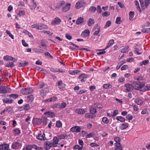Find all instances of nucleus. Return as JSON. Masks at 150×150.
Returning a JSON list of instances; mask_svg holds the SVG:
<instances>
[{"label":"nucleus","mask_w":150,"mask_h":150,"mask_svg":"<svg viewBox=\"0 0 150 150\" xmlns=\"http://www.w3.org/2000/svg\"><path fill=\"white\" fill-rule=\"evenodd\" d=\"M6 33L12 39H14L13 35L11 34L10 31L6 30Z\"/></svg>","instance_id":"obj_50"},{"label":"nucleus","mask_w":150,"mask_h":150,"mask_svg":"<svg viewBox=\"0 0 150 150\" xmlns=\"http://www.w3.org/2000/svg\"><path fill=\"white\" fill-rule=\"evenodd\" d=\"M134 79L137 81H143L144 80V77L141 75L137 77H136Z\"/></svg>","instance_id":"obj_38"},{"label":"nucleus","mask_w":150,"mask_h":150,"mask_svg":"<svg viewBox=\"0 0 150 150\" xmlns=\"http://www.w3.org/2000/svg\"><path fill=\"white\" fill-rule=\"evenodd\" d=\"M86 3L82 1H79L77 2L75 5V7L76 9H79L86 5Z\"/></svg>","instance_id":"obj_5"},{"label":"nucleus","mask_w":150,"mask_h":150,"mask_svg":"<svg viewBox=\"0 0 150 150\" xmlns=\"http://www.w3.org/2000/svg\"><path fill=\"white\" fill-rule=\"evenodd\" d=\"M90 146L92 147H93L95 146H99L97 144L94 143H91L90 144Z\"/></svg>","instance_id":"obj_64"},{"label":"nucleus","mask_w":150,"mask_h":150,"mask_svg":"<svg viewBox=\"0 0 150 150\" xmlns=\"http://www.w3.org/2000/svg\"><path fill=\"white\" fill-rule=\"evenodd\" d=\"M114 41L113 40H110L108 43L106 47L105 48L104 50H105L112 46L114 43Z\"/></svg>","instance_id":"obj_20"},{"label":"nucleus","mask_w":150,"mask_h":150,"mask_svg":"<svg viewBox=\"0 0 150 150\" xmlns=\"http://www.w3.org/2000/svg\"><path fill=\"white\" fill-rule=\"evenodd\" d=\"M145 6L146 8H147L150 4V0H144Z\"/></svg>","instance_id":"obj_43"},{"label":"nucleus","mask_w":150,"mask_h":150,"mask_svg":"<svg viewBox=\"0 0 150 150\" xmlns=\"http://www.w3.org/2000/svg\"><path fill=\"white\" fill-rule=\"evenodd\" d=\"M32 148L35 149L37 150H43V148L41 147L38 146L36 145L33 144V145H31V149Z\"/></svg>","instance_id":"obj_24"},{"label":"nucleus","mask_w":150,"mask_h":150,"mask_svg":"<svg viewBox=\"0 0 150 150\" xmlns=\"http://www.w3.org/2000/svg\"><path fill=\"white\" fill-rule=\"evenodd\" d=\"M135 102L137 105H142L143 103V100L139 98H136L135 100Z\"/></svg>","instance_id":"obj_18"},{"label":"nucleus","mask_w":150,"mask_h":150,"mask_svg":"<svg viewBox=\"0 0 150 150\" xmlns=\"http://www.w3.org/2000/svg\"><path fill=\"white\" fill-rule=\"evenodd\" d=\"M52 146H54L53 144L49 141L45 142L44 144V148L47 150L50 149V148Z\"/></svg>","instance_id":"obj_4"},{"label":"nucleus","mask_w":150,"mask_h":150,"mask_svg":"<svg viewBox=\"0 0 150 150\" xmlns=\"http://www.w3.org/2000/svg\"><path fill=\"white\" fill-rule=\"evenodd\" d=\"M129 125L128 123H122L120 125V129L122 130L125 129L128 127Z\"/></svg>","instance_id":"obj_16"},{"label":"nucleus","mask_w":150,"mask_h":150,"mask_svg":"<svg viewBox=\"0 0 150 150\" xmlns=\"http://www.w3.org/2000/svg\"><path fill=\"white\" fill-rule=\"evenodd\" d=\"M87 78V75L84 74H81L78 77V78L80 79V81L81 82H83L85 81V80H84V79H86Z\"/></svg>","instance_id":"obj_11"},{"label":"nucleus","mask_w":150,"mask_h":150,"mask_svg":"<svg viewBox=\"0 0 150 150\" xmlns=\"http://www.w3.org/2000/svg\"><path fill=\"white\" fill-rule=\"evenodd\" d=\"M81 130L80 127L78 126H75L72 127L70 129V131L72 132L79 133Z\"/></svg>","instance_id":"obj_6"},{"label":"nucleus","mask_w":150,"mask_h":150,"mask_svg":"<svg viewBox=\"0 0 150 150\" xmlns=\"http://www.w3.org/2000/svg\"><path fill=\"white\" fill-rule=\"evenodd\" d=\"M53 139L54 142L52 143L53 144L54 146L56 147L57 146V144L59 141V139L57 138V137H54Z\"/></svg>","instance_id":"obj_26"},{"label":"nucleus","mask_w":150,"mask_h":150,"mask_svg":"<svg viewBox=\"0 0 150 150\" xmlns=\"http://www.w3.org/2000/svg\"><path fill=\"white\" fill-rule=\"evenodd\" d=\"M89 10L91 12L94 13L96 10V8L95 7L92 6L89 8Z\"/></svg>","instance_id":"obj_58"},{"label":"nucleus","mask_w":150,"mask_h":150,"mask_svg":"<svg viewBox=\"0 0 150 150\" xmlns=\"http://www.w3.org/2000/svg\"><path fill=\"white\" fill-rule=\"evenodd\" d=\"M75 111L76 112L80 114H83L85 113V111L82 109H78L76 110Z\"/></svg>","instance_id":"obj_27"},{"label":"nucleus","mask_w":150,"mask_h":150,"mask_svg":"<svg viewBox=\"0 0 150 150\" xmlns=\"http://www.w3.org/2000/svg\"><path fill=\"white\" fill-rule=\"evenodd\" d=\"M133 85V84L132 82L131 84L126 83L125 84V86L126 88V90L127 92L132 91L134 89Z\"/></svg>","instance_id":"obj_3"},{"label":"nucleus","mask_w":150,"mask_h":150,"mask_svg":"<svg viewBox=\"0 0 150 150\" xmlns=\"http://www.w3.org/2000/svg\"><path fill=\"white\" fill-rule=\"evenodd\" d=\"M110 14V12H108V11H106L103 12L102 13V15L103 16L105 17L109 16Z\"/></svg>","instance_id":"obj_48"},{"label":"nucleus","mask_w":150,"mask_h":150,"mask_svg":"<svg viewBox=\"0 0 150 150\" xmlns=\"http://www.w3.org/2000/svg\"><path fill=\"white\" fill-rule=\"evenodd\" d=\"M144 88L142 89V91L144 92H145L146 91H149L150 90V86L146 85L145 86H144Z\"/></svg>","instance_id":"obj_37"},{"label":"nucleus","mask_w":150,"mask_h":150,"mask_svg":"<svg viewBox=\"0 0 150 150\" xmlns=\"http://www.w3.org/2000/svg\"><path fill=\"white\" fill-rule=\"evenodd\" d=\"M134 3L138 10L139 12H141L142 10L140 8L138 1H135Z\"/></svg>","instance_id":"obj_29"},{"label":"nucleus","mask_w":150,"mask_h":150,"mask_svg":"<svg viewBox=\"0 0 150 150\" xmlns=\"http://www.w3.org/2000/svg\"><path fill=\"white\" fill-rule=\"evenodd\" d=\"M134 89L141 91L145 86V83L143 82L134 81L132 82Z\"/></svg>","instance_id":"obj_1"},{"label":"nucleus","mask_w":150,"mask_h":150,"mask_svg":"<svg viewBox=\"0 0 150 150\" xmlns=\"http://www.w3.org/2000/svg\"><path fill=\"white\" fill-rule=\"evenodd\" d=\"M18 95L17 94H13L9 95V97L13 99H16L18 97Z\"/></svg>","instance_id":"obj_44"},{"label":"nucleus","mask_w":150,"mask_h":150,"mask_svg":"<svg viewBox=\"0 0 150 150\" xmlns=\"http://www.w3.org/2000/svg\"><path fill=\"white\" fill-rule=\"evenodd\" d=\"M36 137L37 139L41 140H45L46 139L45 133H42L41 132L38 134V136H37Z\"/></svg>","instance_id":"obj_9"},{"label":"nucleus","mask_w":150,"mask_h":150,"mask_svg":"<svg viewBox=\"0 0 150 150\" xmlns=\"http://www.w3.org/2000/svg\"><path fill=\"white\" fill-rule=\"evenodd\" d=\"M65 2L63 1H62L59 4L58 7L59 8L61 6H62V11L65 12Z\"/></svg>","instance_id":"obj_12"},{"label":"nucleus","mask_w":150,"mask_h":150,"mask_svg":"<svg viewBox=\"0 0 150 150\" xmlns=\"http://www.w3.org/2000/svg\"><path fill=\"white\" fill-rule=\"evenodd\" d=\"M129 47L128 46H126L125 47L121 49L120 50V52L122 53H126L128 52V49Z\"/></svg>","instance_id":"obj_28"},{"label":"nucleus","mask_w":150,"mask_h":150,"mask_svg":"<svg viewBox=\"0 0 150 150\" xmlns=\"http://www.w3.org/2000/svg\"><path fill=\"white\" fill-rule=\"evenodd\" d=\"M112 87V86L110 84H105L103 85V89L106 90L108 89L111 88Z\"/></svg>","instance_id":"obj_23"},{"label":"nucleus","mask_w":150,"mask_h":150,"mask_svg":"<svg viewBox=\"0 0 150 150\" xmlns=\"http://www.w3.org/2000/svg\"><path fill=\"white\" fill-rule=\"evenodd\" d=\"M116 119L121 122H123L126 120L125 118L122 116H117L116 117Z\"/></svg>","instance_id":"obj_34"},{"label":"nucleus","mask_w":150,"mask_h":150,"mask_svg":"<svg viewBox=\"0 0 150 150\" xmlns=\"http://www.w3.org/2000/svg\"><path fill=\"white\" fill-rule=\"evenodd\" d=\"M25 14V12H24V11L21 10L19 11V13L18 14V15L20 16L24 15Z\"/></svg>","instance_id":"obj_63"},{"label":"nucleus","mask_w":150,"mask_h":150,"mask_svg":"<svg viewBox=\"0 0 150 150\" xmlns=\"http://www.w3.org/2000/svg\"><path fill=\"white\" fill-rule=\"evenodd\" d=\"M40 92V95L42 97H44L46 94V91H45V88L41 90Z\"/></svg>","instance_id":"obj_35"},{"label":"nucleus","mask_w":150,"mask_h":150,"mask_svg":"<svg viewBox=\"0 0 150 150\" xmlns=\"http://www.w3.org/2000/svg\"><path fill=\"white\" fill-rule=\"evenodd\" d=\"M97 11L98 13H101L102 10L100 6L98 5L97 8Z\"/></svg>","instance_id":"obj_59"},{"label":"nucleus","mask_w":150,"mask_h":150,"mask_svg":"<svg viewBox=\"0 0 150 150\" xmlns=\"http://www.w3.org/2000/svg\"><path fill=\"white\" fill-rule=\"evenodd\" d=\"M90 112L92 115H94V114L96 113L97 112V111L96 109L91 108L89 109Z\"/></svg>","instance_id":"obj_39"},{"label":"nucleus","mask_w":150,"mask_h":150,"mask_svg":"<svg viewBox=\"0 0 150 150\" xmlns=\"http://www.w3.org/2000/svg\"><path fill=\"white\" fill-rule=\"evenodd\" d=\"M126 118H127L130 121L133 118V117L132 115L128 114L126 117Z\"/></svg>","instance_id":"obj_62"},{"label":"nucleus","mask_w":150,"mask_h":150,"mask_svg":"<svg viewBox=\"0 0 150 150\" xmlns=\"http://www.w3.org/2000/svg\"><path fill=\"white\" fill-rule=\"evenodd\" d=\"M111 21H107L105 25V28H107L110 27L111 25Z\"/></svg>","instance_id":"obj_47"},{"label":"nucleus","mask_w":150,"mask_h":150,"mask_svg":"<svg viewBox=\"0 0 150 150\" xmlns=\"http://www.w3.org/2000/svg\"><path fill=\"white\" fill-rule=\"evenodd\" d=\"M115 150H123L122 147L121 146V144L120 143L115 144Z\"/></svg>","instance_id":"obj_21"},{"label":"nucleus","mask_w":150,"mask_h":150,"mask_svg":"<svg viewBox=\"0 0 150 150\" xmlns=\"http://www.w3.org/2000/svg\"><path fill=\"white\" fill-rule=\"evenodd\" d=\"M61 22V20L58 18H55L54 21H52L51 24L52 25H56L59 24Z\"/></svg>","instance_id":"obj_15"},{"label":"nucleus","mask_w":150,"mask_h":150,"mask_svg":"<svg viewBox=\"0 0 150 150\" xmlns=\"http://www.w3.org/2000/svg\"><path fill=\"white\" fill-rule=\"evenodd\" d=\"M41 44L42 47H47V45L45 43V39H42L41 40Z\"/></svg>","instance_id":"obj_53"},{"label":"nucleus","mask_w":150,"mask_h":150,"mask_svg":"<svg viewBox=\"0 0 150 150\" xmlns=\"http://www.w3.org/2000/svg\"><path fill=\"white\" fill-rule=\"evenodd\" d=\"M3 101L4 102L6 103H13V100L11 99H8L7 98H4L3 99Z\"/></svg>","instance_id":"obj_30"},{"label":"nucleus","mask_w":150,"mask_h":150,"mask_svg":"<svg viewBox=\"0 0 150 150\" xmlns=\"http://www.w3.org/2000/svg\"><path fill=\"white\" fill-rule=\"evenodd\" d=\"M128 68V66L127 65H125L123 66L121 68V69L122 71L126 70Z\"/></svg>","instance_id":"obj_60"},{"label":"nucleus","mask_w":150,"mask_h":150,"mask_svg":"<svg viewBox=\"0 0 150 150\" xmlns=\"http://www.w3.org/2000/svg\"><path fill=\"white\" fill-rule=\"evenodd\" d=\"M135 53L138 55H140L142 54V52H140V51L137 48H134Z\"/></svg>","instance_id":"obj_51"},{"label":"nucleus","mask_w":150,"mask_h":150,"mask_svg":"<svg viewBox=\"0 0 150 150\" xmlns=\"http://www.w3.org/2000/svg\"><path fill=\"white\" fill-rule=\"evenodd\" d=\"M33 90L30 88H26L21 89V93L25 95H27L32 93Z\"/></svg>","instance_id":"obj_2"},{"label":"nucleus","mask_w":150,"mask_h":150,"mask_svg":"<svg viewBox=\"0 0 150 150\" xmlns=\"http://www.w3.org/2000/svg\"><path fill=\"white\" fill-rule=\"evenodd\" d=\"M120 17H118L116 18L115 23L117 24H120L122 22Z\"/></svg>","instance_id":"obj_42"},{"label":"nucleus","mask_w":150,"mask_h":150,"mask_svg":"<svg viewBox=\"0 0 150 150\" xmlns=\"http://www.w3.org/2000/svg\"><path fill=\"white\" fill-rule=\"evenodd\" d=\"M31 27L33 28H35L37 30H40V28H39V25L37 24L32 25Z\"/></svg>","instance_id":"obj_52"},{"label":"nucleus","mask_w":150,"mask_h":150,"mask_svg":"<svg viewBox=\"0 0 150 150\" xmlns=\"http://www.w3.org/2000/svg\"><path fill=\"white\" fill-rule=\"evenodd\" d=\"M102 121L103 123L105 124H107L109 122V119L105 117H104L103 118Z\"/></svg>","instance_id":"obj_41"},{"label":"nucleus","mask_w":150,"mask_h":150,"mask_svg":"<svg viewBox=\"0 0 150 150\" xmlns=\"http://www.w3.org/2000/svg\"><path fill=\"white\" fill-rule=\"evenodd\" d=\"M134 16V12L130 11L129 13V19L130 20L133 19V18Z\"/></svg>","instance_id":"obj_36"},{"label":"nucleus","mask_w":150,"mask_h":150,"mask_svg":"<svg viewBox=\"0 0 150 150\" xmlns=\"http://www.w3.org/2000/svg\"><path fill=\"white\" fill-rule=\"evenodd\" d=\"M142 31L144 33H150V28H143L142 29Z\"/></svg>","instance_id":"obj_33"},{"label":"nucleus","mask_w":150,"mask_h":150,"mask_svg":"<svg viewBox=\"0 0 150 150\" xmlns=\"http://www.w3.org/2000/svg\"><path fill=\"white\" fill-rule=\"evenodd\" d=\"M95 21L93 19L90 18L88 22V26H92L94 23Z\"/></svg>","instance_id":"obj_22"},{"label":"nucleus","mask_w":150,"mask_h":150,"mask_svg":"<svg viewBox=\"0 0 150 150\" xmlns=\"http://www.w3.org/2000/svg\"><path fill=\"white\" fill-rule=\"evenodd\" d=\"M62 124L61 121H57V122L56 124V126L58 127H62Z\"/></svg>","instance_id":"obj_54"},{"label":"nucleus","mask_w":150,"mask_h":150,"mask_svg":"<svg viewBox=\"0 0 150 150\" xmlns=\"http://www.w3.org/2000/svg\"><path fill=\"white\" fill-rule=\"evenodd\" d=\"M39 28L40 30H42L44 28H46L47 26L43 24H40L39 25Z\"/></svg>","instance_id":"obj_45"},{"label":"nucleus","mask_w":150,"mask_h":150,"mask_svg":"<svg viewBox=\"0 0 150 150\" xmlns=\"http://www.w3.org/2000/svg\"><path fill=\"white\" fill-rule=\"evenodd\" d=\"M28 64V62H24L22 63H20V67H23V66H25L27 64Z\"/></svg>","instance_id":"obj_61"},{"label":"nucleus","mask_w":150,"mask_h":150,"mask_svg":"<svg viewBox=\"0 0 150 150\" xmlns=\"http://www.w3.org/2000/svg\"><path fill=\"white\" fill-rule=\"evenodd\" d=\"M4 60L6 61L13 60V62H15L17 60V59L15 58H14L13 57L8 55L4 56Z\"/></svg>","instance_id":"obj_8"},{"label":"nucleus","mask_w":150,"mask_h":150,"mask_svg":"<svg viewBox=\"0 0 150 150\" xmlns=\"http://www.w3.org/2000/svg\"><path fill=\"white\" fill-rule=\"evenodd\" d=\"M20 144L18 142H13L12 145V148L14 149H17L21 147Z\"/></svg>","instance_id":"obj_10"},{"label":"nucleus","mask_w":150,"mask_h":150,"mask_svg":"<svg viewBox=\"0 0 150 150\" xmlns=\"http://www.w3.org/2000/svg\"><path fill=\"white\" fill-rule=\"evenodd\" d=\"M140 4L141 7L142 9H144V1L143 0H139Z\"/></svg>","instance_id":"obj_56"},{"label":"nucleus","mask_w":150,"mask_h":150,"mask_svg":"<svg viewBox=\"0 0 150 150\" xmlns=\"http://www.w3.org/2000/svg\"><path fill=\"white\" fill-rule=\"evenodd\" d=\"M6 86H0V93H4L7 92V88Z\"/></svg>","instance_id":"obj_17"},{"label":"nucleus","mask_w":150,"mask_h":150,"mask_svg":"<svg viewBox=\"0 0 150 150\" xmlns=\"http://www.w3.org/2000/svg\"><path fill=\"white\" fill-rule=\"evenodd\" d=\"M96 117V115H92L91 113H87L85 114V117L86 118H93Z\"/></svg>","instance_id":"obj_25"},{"label":"nucleus","mask_w":150,"mask_h":150,"mask_svg":"<svg viewBox=\"0 0 150 150\" xmlns=\"http://www.w3.org/2000/svg\"><path fill=\"white\" fill-rule=\"evenodd\" d=\"M31 145H27L25 147H24L23 150H31Z\"/></svg>","instance_id":"obj_49"},{"label":"nucleus","mask_w":150,"mask_h":150,"mask_svg":"<svg viewBox=\"0 0 150 150\" xmlns=\"http://www.w3.org/2000/svg\"><path fill=\"white\" fill-rule=\"evenodd\" d=\"M81 72V71L79 70H75L73 71H69V72L70 74L72 75H75L78 73Z\"/></svg>","instance_id":"obj_31"},{"label":"nucleus","mask_w":150,"mask_h":150,"mask_svg":"<svg viewBox=\"0 0 150 150\" xmlns=\"http://www.w3.org/2000/svg\"><path fill=\"white\" fill-rule=\"evenodd\" d=\"M71 4L67 3H66V11H69L71 8Z\"/></svg>","instance_id":"obj_55"},{"label":"nucleus","mask_w":150,"mask_h":150,"mask_svg":"<svg viewBox=\"0 0 150 150\" xmlns=\"http://www.w3.org/2000/svg\"><path fill=\"white\" fill-rule=\"evenodd\" d=\"M90 34V31L88 30H85L84 31L81 33V36L83 37H86L89 36Z\"/></svg>","instance_id":"obj_13"},{"label":"nucleus","mask_w":150,"mask_h":150,"mask_svg":"<svg viewBox=\"0 0 150 150\" xmlns=\"http://www.w3.org/2000/svg\"><path fill=\"white\" fill-rule=\"evenodd\" d=\"M67 24L69 27H71V26L73 24V23L71 21V18H69L67 21Z\"/></svg>","instance_id":"obj_40"},{"label":"nucleus","mask_w":150,"mask_h":150,"mask_svg":"<svg viewBox=\"0 0 150 150\" xmlns=\"http://www.w3.org/2000/svg\"><path fill=\"white\" fill-rule=\"evenodd\" d=\"M14 66V63L12 62H9L8 63L6 64V66L8 67H12Z\"/></svg>","instance_id":"obj_46"},{"label":"nucleus","mask_w":150,"mask_h":150,"mask_svg":"<svg viewBox=\"0 0 150 150\" xmlns=\"http://www.w3.org/2000/svg\"><path fill=\"white\" fill-rule=\"evenodd\" d=\"M9 145L8 144L4 143L0 145V150H9Z\"/></svg>","instance_id":"obj_7"},{"label":"nucleus","mask_w":150,"mask_h":150,"mask_svg":"<svg viewBox=\"0 0 150 150\" xmlns=\"http://www.w3.org/2000/svg\"><path fill=\"white\" fill-rule=\"evenodd\" d=\"M114 140L116 142V143L118 144L119 143H120V139L119 137H115L114 138Z\"/></svg>","instance_id":"obj_57"},{"label":"nucleus","mask_w":150,"mask_h":150,"mask_svg":"<svg viewBox=\"0 0 150 150\" xmlns=\"http://www.w3.org/2000/svg\"><path fill=\"white\" fill-rule=\"evenodd\" d=\"M31 108L29 104H26L21 107L22 110H24L25 111L29 110Z\"/></svg>","instance_id":"obj_14"},{"label":"nucleus","mask_w":150,"mask_h":150,"mask_svg":"<svg viewBox=\"0 0 150 150\" xmlns=\"http://www.w3.org/2000/svg\"><path fill=\"white\" fill-rule=\"evenodd\" d=\"M34 98L32 95L28 96L27 97V101L29 102H31L33 100Z\"/></svg>","instance_id":"obj_32"},{"label":"nucleus","mask_w":150,"mask_h":150,"mask_svg":"<svg viewBox=\"0 0 150 150\" xmlns=\"http://www.w3.org/2000/svg\"><path fill=\"white\" fill-rule=\"evenodd\" d=\"M84 21V18L81 17L79 18L76 21V24L77 25H79L83 23Z\"/></svg>","instance_id":"obj_19"}]
</instances>
